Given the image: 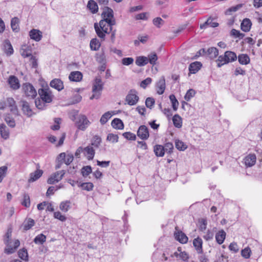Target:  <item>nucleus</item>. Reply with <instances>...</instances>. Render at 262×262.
Here are the masks:
<instances>
[{"label": "nucleus", "mask_w": 262, "mask_h": 262, "mask_svg": "<svg viewBox=\"0 0 262 262\" xmlns=\"http://www.w3.org/2000/svg\"><path fill=\"white\" fill-rule=\"evenodd\" d=\"M243 7V4H238L235 6L231 7L228 9L226 11V14L227 15H229L231 14L232 12H236L238 9Z\"/></svg>", "instance_id": "nucleus-55"}, {"label": "nucleus", "mask_w": 262, "mask_h": 262, "mask_svg": "<svg viewBox=\"0 0 262 262\" xmlns=\"http://www.w3.org/2000/svg\"><path fill=\"white\" fill-rule=\"evenodd\" d=\"M35 225V222L34 220L32 219H29L27 221H25L23 224V229L25 231H27L30 229Z\"/></svg>", "instance_id": "nucleus-38"}, {"label": "nucleus", "mask_w": 262, "mask_h": 262, "mask_svg": "<svg viewBox=\"0 0 262 262\" xmlns=\"http://www.w3.org/2000/svg\"><path fill=\"white\" fill-rule=\"evenodd\" d=\"M195 94V92L193 89H189L186 93V95L184 96V99L188 101L191 98L194 96Z\"/></svg>", "instance_id": "nucleus-52"}, {"label": "nucleus", "mask_w": 262, "mask_h": 262, "mask_svg": "<svg viewBox=\"0 0 262 262\" xmlns=\"http://www.w3.org/2000/svg\"><path fill=\"white\" fill-rule=\"evenodd\" d=\"M22 110L24 114L28 115V116H31L32 115V110L30 108L29 104L27 102H23Z\"/></svg>", "instance_id": "nucleus-39"}, {"label": "nucleus", "mask_w": 262, "mask_h": 262, "mask_svg": "<svg viewBox=\"0 0 262 262\" xmlns=\"http://www.w3.org/2000/svg\"><path fill=\"white\" fill-rule=\"evenodd\" d=\"M148 63V59L145 56L137 57L136 60V64L139 67L144 66Z\"/></svg>", "instance_id": "nucleus-30"}, {"label": "nucleus", "mask_w": 262, "mask_h": 262, "mask_svg": "<svg viewBox=\"0 0 262 262\" xmlns=\"http://www.w3.org/2000/svg\"><path fill=\"white\" fill-rule=\"evenodd\" d=\"M202 244L203 241L200 237H198L193 239V245L198 253L203 252Z\"/></svg>", "instance_id": "nucleus-22"}, {"label": "nucleus", "mask_w": 262, "mask_h": 262, "mask_svg": "<svg viewBox=\"0 0 262 262\" xmlns=\"http://www.w3.org/2000/svg\"><path fill=\"white\" fill-rule=\"evenodd\" d=\"M91 122L86 116L79 115L75 121V125L79 130H85L90 125Z\"/></svg>", "instance_id": "nucleus-5"}, {"label": "nucleus", "mask_w": 262, "mask_h": 262, "mask_svg": "<svg viewBox=\"0 0 262 262\" xmlns=\"http://www.w3.org/2000/svg\"><path fill=\"white\" fill-rule=\"evenodd\" d=\"M88 7L93 13H96L98 10V5L93 0H90L89 1Z\"/></svg>", "instance_id": "nucleus-32"}, {"label": "nucleus", "mask_w": 262, "mask_h": 262, "mask_svg": "<svg viewBox=\"0 0 262 262\" xmlns=\"http://www.w3.org/2000/svg\"><path fill=\"white\" fill-rule=\"evenodd\" d=\"M174 233L175 239L181 244H186L187 243L188 238L186 235L182 231L178 230V228L176 227Z\"/></svg>", "instance_id": "nucleus-11"}, {"label": "nucleus", "mask_w": 262, "mask_h": 262, "mask_svg": "<svg viewBox=\"0 0 262 262\" xmlns=\"http://www.w3.org/2000/svg\"><path fill=\"white\" fill-rule=\"evenodd\" d=\"M224 54L228 63L234 61L237 59V56L233 52L228 51L225 52Z\"/></svg>", "instance_id": "nucleus-31"}, {"label": "nucleus", "mask_w": 262, "mask_h": 262, "mask_svg": "<svg viewBox=\"0 0 262 262\" xmlns=\"http://www.w3.org/2000/svg\"><path fill=\"white\" fill-rule=\"evenodd\" d=\"M169 99L172 104V107L173 110L174 111H176L178 110L179 106V102L176 99L175 96L173 94H171L169 96Z\"/></svg>", "instance_id": "nucleus-44"}, {"label": "nucleus", "mask_w": 262, "mask_h": 262, "mask_svg": "<svg viewBox=\"0 0 262 262\" xmlns=\"http://www.w3.org/2000/svg\"><path fill=\"white\" fill-rule=\"evenodd\" d=\"M137 136L142 140H146L149 137L148 128L145 125H141L138 131Z\"/></svg>", "instance_id": "nucleus-12"}, {"label": "nucleus", "mask_w": 262, "mask_h": 262, "mask_svg": "<svg viewBox=\"0 0 262 262\" xmlns=\"http://www.w3.org/2000/svg\"><path fill=\"white\" fill-rule=\"evenodd\" d=\"M122 136L129 140L134 141L136 139V135L129 132L124 133Z\"/></svg>", "instance_id": "nucleus-54"}, {"label": "nucleus", "mask_w": 262, "mask_h": 262, "mask_svg": "<svg viewBox=\"0 0 262 262\" xmlns=\"http://www.w3.org/2000/svg\"><path fill=\"white\" fill-rule=\"evenodd\" d=\"M42 171L41 170H37L32 172L30 175L29 182H33L38 179L42 175Z\"/></svg>", "instance_id": "nucleus-29"}, {"label": "nucleus", "mask_w": 262, "mask_h": 262, "mask_svg": "<svg viewBox=\"0 0 262 262\" xmlns=\"http://www.w3.org/2000/svg\"><path fill=\"white\" fill-rule=\"evenodd\" d=\"M7 82L10 88L13 90H17L20 87L19 80L17 77L14 75H11L9 77Z\"/></svg>", "instance_id": "nucleus-10"}, {"label": "nucleus", "mask_w": 262, "mask_h": 262, "mask_svg": "<svg viewBox=\"0 0 262 262\" xmlns=\"http://www.w3.org/2000/svg\"><path fill=\"white\" fill-rule=\"evenodd\" d=\"M21 204L26 207H29L30 206V196L28 194L25 193L24 194Z\"/></svg>", "instance_id": "nucleus-49"}, {"label": "nucleus", "mask_w": 262, "mask_h": 262, "mask_svg": "<svg viewBox=\"0 0 262 262\" xmlns=\"http://www.w3.org/2000/svg\"><path fill=\"white\" fill-rule=\"evenodd\" d=\"M164 23V21L160 17H156L153 20V24L158 28H160Z\"/></svg>", "instance_id": "nucleus-58"}, {"label": "nucleus", "mask_w": 262, "mask_h": 262, "mask_svg": "<svg viewBox=\"0 0 262 262\" xmlns=\"http://www.w3.org/2000/svg\"><path fill=\"white\" fill-rule=\"evenodd\" d=\"M148 62L152 65H155L158 59V57L155 53H152L148 55Z\"/></svg>", "instance_id": "nucleus-48"}, {"label": "nucleus", "mask_w": 262, "mask_h": 262, "mask_svg": "<svg viewBox=\"0 0 262 262\" xmlns=\"http://www.w3.org/2000/svg\"><path fill=\"white\" fill-rule=\"evenodd\" d=\"M19 20L17 17L12 18L11 20V27L13 31L17 32L19 30Z\"/></svg>", "instance_id": "nucleus-27"}, {"label": "nucleus", "mask_w": 262, "mask_h": 262, "mask_svg": "<svg viewBox=\"0 0 262 262\" xmlns=\"http://www.w3.org/2000/svg\"><path fill=\"white\" fill-rule=\"evenodd\" d=\"M207 53L211 59H214L218 56L219 51L215 47H211L207 50Z\"/></svg>", "instance_id": "nucleus-40"}, {"label": "nucleus", "mask_w": 262, "mask_h": 262, "mask_svg": "<svg viewBox=\"0 0 262 262\" xmlns=\"http://www.w3.org/2000/svg\"><path fill=\"white\" fill-rule=\"evenodd\" d=\"M22 91L25 96L28 98L33 99L37 95V92L33 85L28 82L23 84Z\"/></svg>", "instance_id": "nucleus-4"}, {"label": "nucleus", "mask_w": 262, "mask_h": 262, "mask_svg": "<svg viewBox=\"0 0 262 262\" xmlns=\"http://www.w3.org/2000/svg\"><path fill=\"white\" fill-rule=\"evenodd\" d=\"M50 85L52 88L57 90L58 91H60L64 88L63 82L58 78H55L51 80Z\"/></svg>", "instance_id": "nucleus-16"}, {"label": "nucleus", "mask_w": 262, "mask_h": 262, "mask_svg": "<svg viewBox=\"0 0 262 262\" xmlns=\"http://www.w3.org/2000/svg\"><path fill=\"white\" fill-rule=\"evenodd\" d=\"M100 47V43L97 38H93L90 42V47L92 50L97 51Z\"/></svg>", "instance_id": "nucleus-41"}, {"label": "nucleus", "mask_w": 262, "mask_h": 262, "mask_svg": "<svg viewBox=\"0 0 262 262\" xmlns=\"http://www.w3.org/2000/svg\"><path fill=\"white\" fill-rule=\"evenodd\" d=\"M79 186L81 187L82 189L86 191H91L94 187V185L91 182L83 183L79 185Z\"/></svg>", "instance_id": "nucleus-46"}, {"label": "nucleus", "mask_w": 262, "mask_h": 262, "mask_svg": "<svg viewBox=\"0 0 262 262\" xmlns=\"http://www.w3.org/2000/svg\"><path fill=\"white\" fill-rule=\"evenodd\" d=\"M4 48L5 52L7 55L10 56L13 53V47L8 39H6L4 41Z\"/></svg>", "instance_id": "nucleus-23"}, {"label": "nucleus", "mask_w": 262, "mask_h": 262, "mask_svg": "<svg viewBox=\"0 0 262 262\" xmlns=\"http://www.w3.org/2000/svg\"><path fill=\"white\" fill-rule=\"evenodd\" d=\"M112 127L116 129H122L124 128V124L122 121L119 118L114 119L111 123Z\"/></svg>", "instance_id": "nucleus-25"}, {"label": "nucleus", "mask_w": 262, "mask_h": 262, "mask_svg": "<svg viewBox=\"0 0 262 262\" xmlns=\"http://www.w3.org/2000/svg\"><path fill=\"white\" fill-rule=\"evenodd\" d=\"M215 61L217 63V66L219 68H220L222 66L228 63L225 54L224 55L219 56Z\"/></svg>", "instance_id": "nucleus-43"}, {"label": "nucleus", "mask_w": 262, "mask_h": 262, "mask_svg": "<svg viewBox=\"0 0 262 262\" xmlns=\"http://www.w3.org/2000/svg\"><path fill=\"white\" fill-rule=\"evenodd\" d=\"M251 250L249 247H246L241 251V254L245 258H249L251 255Z\"/></svg>", "instance_id": "nucleus-56"}, {"label": "nucleus", "mask_w": 262, "mask_h": 262, "mask_svg": "<svg viewBox=\"0 0 262 262\" xmlns=\"http://www.w3.org/2000/svg\"><path fill=\"white\" fill-rule=\"evenodd\" d=\"M71 202L70 201H63L59 205L60 209L63 212H67L71 208Z\"/></svg>", "instance_id": "nucleus-37"}, {"label": "nucleus", "mask_w": 262, "mask_h": 262, "mask_svg": "<svg viewBox=\"0 0 262 262\" xmlns=\"http://www.w3.org/2000/svg\"><path fill=\"white\" fill-rule=\"evenodd\" d=\"M252 23L249 18H245L241 23V29L244 32H248L251 27Z\"/></svg>", "instance_id": "nucleus-24"}, {"label": "nucleus", "mask_w": 262, "mask_h": 262, "mask_svg": "<svg viewBox=\"0 0 262 262\" xmlns=\"http://www.w3.org/2000/svg\"><path fill=\"white\" fill-rule=\"evenodd\" d=\"M155 99L153 98L148 97L146 99L145 105L147 107L151 108L155 104Z\"/></svg>", "instance_id": "nucleus-60"}, {"label": "nucleus", "mask_w": 262, "mask_h": 262, "mask_svg": "<svg viewBox=\"0 0 262 262\" xmlns=\"http://www.w3.org/2000/svg\"><path fill=\"white\" fill-rule=\"evenodd\" d=\"M54 217L62 222H64L66 220V217L62 215L59 211L55 212Z\"/></svg>", "instance_id": "nucleus-64"}, {"label": "nucleus", "mask_w": 262, "mask_h": 262, "mask_svg": "<svg viewBox=\"0 0 262 262\" xmlns=\"http://www.w3.org/2000/svg\"><path fill=\"white\" fill-rule=\"evenodd\" d=\"M103 25L104 26L103 27V26L101 25L100 24L99 26L97 23L94 24V29L97 33V35L99 37L102 39L103 40H104L105 38V33H109L108 31V27H110V31H112V26H113L110 25L108 23H106V24H104Z\"/></svg>", "instance_id": "nucleus-3"}, {"label": "nucleus", "mask_w": 262, "mask_h": 262, "mask_svg": "<svg viewBox=\"0 0 262 262\" xmlns=\"http://www.w3.org/2000/svg\"><path fill=\"white\" fill-rule=\"evenodd\" d=\"M101 142V138L99 136L95 135L92 138L91 144L95 147L98 148L99 147Z\"/></svg>", "instance_id": "nucleus-45"}, {"label": "nucleus", "mask_w": 262, "mask_h": 262, "mask_svg": "<svg viewBox=\"0 0 262 262\" xmlns=\"http://www.w3.org/2000/svg\"><path fill=\"white\" fill-rule=\"evenodd\" d=\"M103 19L100 21V24L104 26V24L108 23L110 25H115V19L114 17L113 11L112 9L106 7L102 14Z\"/></svg>", "instance_id": "nucleus-1"}, {"label": "nucleus", "mask_w": 262, "mask_h": 262, "mask_svg": "<svg viewBox=\"0 0 262 262\" xmlns=\"http://www.w3.org/2000/svg\"><path fill=\"white\" fill-rule=\"evenodd\" d=\"M157 92L159 95L164 93L165 90V79L164 76H162L156 83Z\"/></svg>", "instance_id": "nucleus-13"}, {"label": "nucleus", "mask_w": 262, "mask_h": 262, "mask_svg": "<svg viewBox=\"0 0 262 262\" xmlns=\"http://www.w3.org/2000/svg\"><path fill=\"white\" fill-rule=\"evenodd\" d=\"M83 152L89 160L93 159L95 156V150L91 146H88L83 148Z\"/></svg>", "instance_id": "nucleus-19"}, {"label": "nucleus", "mask_w": 262, "mask_h": 262, "mask_svg": "<svg viewBox=\"0 0 262 262\" xmlns=\"http://www.w3.org/2000/svg\"><path fill=\"white\" fill-rule=\"evenodd\" d=\"M38 94L41 100L46 103L51 102L54 97L51 90L49 88L39 89Z\"/></svg>", "instance_id": "nucleus-6"}, {"label": "nucleus", "mask_w": 262, "mask_h": 262, "mask_svg": "<svg viewBox=\"0 0 262 262\" xmlns=\"http://www.w3.org/2000/svg\"><path fill=\"white\" fill-rule=\"evenodd\" d=\"M151 78L148 77L141 81L140 86L143 89H145L148 85L151 83Z\"/></svg>", "instance_id": "nucleus-61"}, {"label": "nucleus", "mask_w": 262, "mask_h": 262, "mask_svg": "<svg viewBox=\"0 0 262 262\" xmlns=\"http://www.w3.org/2000/svg\"><path fill=\"white\" fill-rule=\"evenodd\" d=\"M46 241V236L41 233L37 235L34 239L36 244L42 245Z\"/></svg>", "instance_id": "nucleus-36"}, {"label": "nucleus", "mask_w": 262, "mask_h": 262, "mask_svg": "<svg viewBox=\"0 0 262 262\" xmlns=\"http://www.w3.org/2000/svg\"><path fill=\"white\" fill-rule=\"evenodd\" d=\"M29 36L31 39L39 41L42 37V33L40 30L33 29L29 32Z\"/></svg>", "instance_id": "nucleus-14"}, {"label": "nucleus", "mask_w": 262, "mask_h": 262, "mask_svg": "<svg viewBox=\"0 0 262 262\" xmlns=\"http://www.w3.org/2000/svg\"><path fill=\"white\" fill-rule=\"evenodd\" d=\"M18 255L19 258L25 261H28V254L27 249L23 248L18 252Z\"/></svg>", "instance_id": "nucleus-42"}, {"label": "nucleus", "mask_w": 262, "mask_h": 262, "mask_svg": "<svg viewBox=\"0 0 262 262\" xmlns=\"http://www.w3.org/2000/svg\"><path fill=\"white\" fill-rule=\"evenodd\" d=\"M83 77L82 74L79 71L71 72L69 76V79L71 81L79 82Z\"/></svg>", "instance_id": "nucleus-18"}, {"label": "nucleus", "mask_w": 262, "mask_h": 262, "mask_svg": "<svg viewBox=\"0 0 262 262\" xmlns=\"http://www.w3.org/2000/svg\"><path fill=\"white\" fill-rule=\"evenodd\" d=\"M134 62V59L132 57H125L122 59V63L125 66H129Z\"/></svg>", "instance_id": "nucleus-62"}, {"label": "nucleus", "mask_w": 262, "mask_h": 262, "mask_svg": "<svg viewBox=\"0 0 262 262\" xmlns=\"http://www.w3.org/2000/svg\"><path fill=\"white\" fill-rule=\"evenodd\" d=\"M139 99L137 92L134 89L130 90L125 97V101L129 105L136 104Z\"/></svg>", "instance_id": "nucleus-7"}, {"label": "nucleus", "mask_w": 262, "mask_h": 262, "mask_svg": "<svg viewBox=\"0 0 262 262\" xmlns=\"http://www.w3.org/2000/svg\"><path fill=\"white\" fill-rule=\"evenodd\" d=\"M154 151L157 157H162L165 152L163 146L161 145H156L154 146Z\"/></svg>", "instance_id": "nucleus-28"}, {"label": "nucleus", "mask_w": 262, "mask_h": 262, "mask_svg": "<svg viewBox=\"0 0 262 262\" xmlns=\"http://www.w3.org/2000/svg\"><path fill=\"white\" fill-rule=\"evenodd\" d=\"M238 60L242 64L246 65L250 62V58L247 54H242L239 55Z\"/></svg>", "instance_id": "nucleus-34"}, {"label": "nucleus", "mask_w": 262, "mask_h": 262, "mask_svg": "<svg viewBox=\"0 0 262 262\" xmlns=\"http://www.w3.org/2000/svg\"><path fill=\"white\" fill-rule=\"evenodd\" d=\"M20 53L25 58L32 56L31 47L27 44L22 45L20 49Z\"/></svg>", "instance_id": "nucleus-15"}, {"label": "nucleus", "mask_w": 262, "mask_h": 262, "mask_svg": "<svg viewBox=\"0 0 262 262\" xmlns=\"http://www.w3.org/2000/svg\"><path fill=\"white\" fill-rule=\"evenodd\" d=\"M163 147L164 148V150H165V152L168 153V154H170L172 151V149L173 148V146L172 143L168 142L164 144V145L163 146Z\"/></svg>", "instance_id": "nucleus-57"}, {"label": "nucleus", "mask_w": 262, "mask_h": 262, "mask_svg": "<svg viewBox=\"0 0 262 262\" xmlns=\"http://www.w3.org/2000/svg\"><path fill=\"white\" fill-rule=\"evenodd\" d=\"M58 159L62 160L66 165H69L73 162L74 157L72 154L66 155L64 152H62L59 155Z\"/></svg>", "instance_id": "nucleus-20"}, {"label": "nucleus", "mask_w": 262, "mask_h": 262, "mask_svg": "<svg viewBox=\"0 0 262 262\" xmlns=\"http://www.w3.org/2000/svg\"><path fill=\"white\" fill-rule=\"evenodd\" d=\"M61 119L59 118H56L54 119V122L55 124L52 125L51 128L54 130H58L60 128V123Z\"/></svg>", "instance_id": "nucleus-59"}, {"label": "nucleus", "mask_w": 262, "mask_h": 262, "mask_svg": "<svg viewBox=\"0 0 262 262\" xmlns=\"http://www.w3.org/2000/svg\"><path fill=\"white\" fill-rule=\"evenodd\" d=\"M172 121L175 127L180 128L182 125V118L178 115L176 114L172 118Z\"/></svg>", "instance_id": "nucleus-33"}, {"label": "nucleus", "mask_w": 262, "mask_h": 262, "mask_svg": "<svg viewBox=\"0 0 262 262\" xmlns=\"http://www.w3.org/2000/svg\"><path fill=\"white\" fill-rule=\"evenodd\" d=\"M92 171V167L90 166H84L81 169V173L83 177L88 176Z\"/></svg>", "instance_id": "nucleus-51"}, {"label": "nucleus", "mask_w": 262, "mask_h": 262, "mask_svg": "<svg viewBox=\"0 0 262 262\" xmlns=\"http://www.w3.org/2000/svg\"><path fill=\"white\" fill-rule=\"evenodd\" d=\"M97 61L100 63H104L105 62V56L103 53L97 55Z\"/></svg>", "instance_id": "nucleus-63"}, {"label": "nucleus", "mask_w": 262, "mask_h": 262, "mask_svg": "<svg viewBox=\"0 0 262 262\" xmlns=\"http://www.w3.org/2000/svg\"><path fill=\"white\" fill-rule=\"evenodd\" d=\"M226 235V233L224 230H220L215 235V239L216 242L220 245L223 243L225 239Z\"/></svg>", "instance_id": "nucleus-26"}, {"label": "nucleus", "mask_w": 262, "mask_h": 262, "mask_svg": "<svg viewBox=\"0 0 262 262\" xmlns=\"http://www.w3.org/2000/svg\"><path fill=\"white\" fill-rule=\"evenodd\" d=\"M256 157L254 154H249L244 159V163L247 167L253 166L256 162Z\"/></svg>", "instance_id": "nucleus-17"}, {"label": "nucleus", "mask_w": 262, "mask_h": 262, "mask_svg": "<svg viewBox=\"0 0 262 262\" xmlns=\"http://www.w3.org/2000/svg\"><path fill=\"white\" fill-rule=\"evenodd\" d=\"M202 64L201 62L195 61L191 63L189 66V71L191 74H195L201 68Z\"/></svg>", "instance_id": "nucleus-21"}, {"label": "nucleus", "mask_w": 262, "mask_h": 262, "mask_svg": "<svg viewBox=\"0 0 262 262\" xmlns=\"http://www.w3.org/2000/svg\"><path fill=\"white\" fill-rule=\"evenodd\" d=\"M113 116L112 112H107L105 113L101 117L100 119V122L102 125L105 124L108 120L112 117Z\"/></svg>", "instance_id": "nucleus-35"}, {"label": "nucleus", "mask_w": 262, "mask_h": 262, "mask_svg": "<svg viewBox=\"0 0 262 262\" xmlns=\"http://www.w3.org/2000/svg\"><path fill=\"white\" fill-rule=\"evenodd\" d=\"M230 35L236 38H238L239 39L243 38L244 36V34L241 33L239 31L236 30V29H234L231 30L230 32Z\"/></svg>", "instance_id": "nucleus-50"}, {"label": "nucleus", "mask_w": 262, "mask_h": 262, "mask_svg": "<svg viewBox=\"0 0 262 262\" xmlns=\"http://www.w3.org/2000/svg\"><path fill=\"white\" fill-rule=\"evenodd\" d=\"M65 174L64 170H60L52 174L48 178L47 182L49 184H54L60 181Z\"/></svg>", "instance_id": "nucleus-9"}, {"label": "nucleus", "mask_w": 262, "mask_h": 262, "mask_svg": "<svg viewBox=\"0 0 262 262\" xmlns=\"http://www.w3.org/2000/svg\"><path fill=\"white\" fill-rule=\"evenodd\" d=\"M118 136L113 133H110L107 135L106 140L113 143H117L118 142Z\"/></svg>", "instance_id": "nucleus-47"}, {"label": "nucleus", "mask_w": 262, "mask_h": 262, "mask_svg": "<svg viewBox=\"0 0 262 262\" xmlns=\"http://www.w3.org/2000/svg\"><path fill=\"white\" fill-rule=\"evenodd\" d=\"M176 147L180 150H184L187 148V146L181 141L176 140L175 142Z\"/></svg>", "instance_id": "nucleus-53"}, {"label": "nucleus", "mask_w": 262, "mask_h": 262, "mask_svg": "<svg viewBox=\"0 0 262 262\" xmlns=\"http://www.w3.org/2000/svg\"><path fill=\"white\" fill-rule=\"evenodd\" d=\"M103 86V83L101 78L100 77H96L93 84L92 92L93 94L90 97V99H98L100 98Z\"/></svg>", "instance_id": "nucleus-2"}, {"label": "nucleus", "mask_w": 262, "mask_h": 262, "mask_svg": "<svg viewBox=\"0 0 262 262\" xmlns=\"http://www.w3.org/2000/svg\"><path fill=\"white\" fill-rule=\"evenodd\" d=\"M8 241L5 242L6 247L4 249V252L7 254H11L14 253L16 249L19 246L20 242L18 239L14 241L13 245L12 242H8Z\"/></svg>", "instance_id": "nucleus-8"}]
</instances>
